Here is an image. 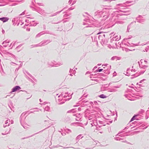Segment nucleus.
Segmentation results:
<instances>
[{"label":"nucleus","instance_id":"nucleus-50","mask_svg":"<svg viewBox=\"0 0 149 149\" xmlns=\"http://www.w3.org/2000/svg\"><path fill=\"white\" fill-rule=\"evenodd\" d=\"M122 142H125V143H127V141H126V140H125L124 141H122Z\"/></svg>","mask_w":149,"mask_h":149},{"label":"nucleus","instance_id":"nucleus-54","mask_svg":"<svg viewBox=\"0 0 149 149\" xmlns=\"http://www.w3.org/2000/svg\"><path fill=\"white\" fill-rule=\"evenodd\" d=\"M1 60L0 59V66L1 65Z\"/></svg>","mask_w":149,"mask_h":149},{"label":"nucleus","instance_id":"nucleus-5","mask_svg":"<svg viewBox=\"0 0 149 149\" xmlns=\"http://www.w3.org/2000/svg\"><path fill=\"white\" fill-rule=\"evenodd\" d=\"M85 116L86 118H88V122L89 120L92 119V117H95V115L91 113H90L87 111L85 112Z\"/></svg>","mask_w":149,"mask_h":149},{"label":"nucleus","instance_id":"nucleus-32","mask_svg":"<svg viewBox=\"0 0 149 149\" xmlns=\"http://www.w3.org/2000/svg\"><path fill=\"white\" fill-rule=\"evenodd\" d=\"M139 65L140 67H141L142 68H145L147 67V65H144L143 66L142 65V66H141L140 64H139Z\"/></svg>","mask_w":149,"mask_h":149},{"label":"nucleus","instance_id":"nucleus-12","mask_svg":"<svg viewBox=\"0 0 149 149\" xmlns=\"http://www.w3.org/2000/svg\"><path fill=\"white\" fill-rule=\"evenodd\" d=\"M25 114H24L23 113L22 114L21 116V118L20 119V122L22 125H22V123L24 121V119H25V117H24Z\"/></svg>","mask_w":149,"mask_h":149},{"label":"nucleus","instance_id":"nucleus-31","mask_svg":"<svg viewBox=\"0 0 149 149\" xmlns=\"http://www.w3.org/2000/svg\"><path fill=\"white\" fill-rule=\"evenodd\" d=\"M120 38H115V39H116V40H114V44H115L116 45V41H118L120 39Z\"/></svg>","mask_w":149,"mask_h":149},{"label":"nucleus","instance_id":"nucleus-7","mask_svg":"<svg viewBox=\"0 0 149 149\" xmlns=\"http://www.w3.org/2000/svg\"><path fill=\"white\" fill-rule=\"evenodd\" d=\"M58 99L57 98L56 100L57 102L59 104H61L64 103L65 101V99H63L62 95L58 96Z\"/></svg>","mask_w":149,"mask_h":149},{"label":"nucleus","instance_id":"nucleus-17","mask_svg":"<svg viewBox=\"0 0 149 149\" xmlns=\"http://www.w3.org/2000/svg\"><path fill=\"white\" fill-rule=\"evenodd\" d=\"M121 59V58L120 57H118L117 56H114L112 57L111 59V60H119Z\"/></svg>","mask_w":149,"mask_h":149},{"label":"nucleus","instance_id":"nucleus-14","mask_svg":"<svg viewBox=\"0 0 149 149\" xmlns=\"http://www.w3.org/2000/svg\"><path fill=\"white\" fill-rule=\"evenodd\" d=\"M10 42V41L9 40H7L3 41L2 44L3 45V46L4 47H6L8 45H5V44H8Z\"/></svg>","mask_w":149,"mask_h":149},{"label":"nucleus","instance_id":"nucleus-21","mask_svg":"<svg viewBox=\"0 0 149 149\" xmlns=\"http://www.w3.org/2000/svg\"><path fill=\"white\" fill-rule=\"evenodd\" d=\"M94 121H95V122L93 123H91V124L92 126H93L94 125L95 126H97V122L96 120H94Z\"/></svg>","mask_w":149,"mask_h":149},{"label":"nucleus","instance_id":"nucleus-27","mask_svg":"<svg viewBox=\"0 0 149 149\" xmlns=\"http://www.w3.org/2000/svg\"><path fill=\"white\" fill-rule=\"evenodd\" d=\"M83 137L82 135L80 134L78 135L76 138L77 139H81Z\"/></svg>","mask_w":149,"mask_h":149},{"label":"nucleus","instance_id":"nucleus-34","mask_svg":"<svg viewBox=\"0 0 149 149\" xmlns=\"http://www.w3.org/2000/svg\"><path fill=\"white\" fill-rule=\"evenodd\" d=\"M107 47H108L110 49H111V48L113 49L114 48V47L111 46L110 45H108V46H107Z\"/></svg>","mask_w":149,"mask_h":149},{"label":"nucleus","instance_id":"nucleus-15","mask_svg":"<svg viewBox=\"0 0 149 149\" xmlns=\"http://www.w3.org/2000/svg\"><path fill=\"white\" fill-rule=\"evenodd\" d=\"M131 96L132 97L133 96L131 95V94H130L129 93H128V94H125V96L128 99L130 100H133L132 98L130 96Z\"/></svg>","mask_w":149,"mask_h":149},{"label":"nucleus","instance_id":"nucleus-36","mask_svg":"<svg viewBox=\"0 0 149 149\" xmlns=\"http://www.w3.org/2000/svg\"><path fill=\"white\" fill-rule=\"evenodd\" d=\"M65 120H66V122L70 121V119L69 117H67Z\"/></svg>","mask_w":149,"mask_h":149},{"label":"nucleus","instance_id":"nucleus-24","mask_svg":"<svg viewBox=\"0 0 149 149\" xmlns=\"http://www.w3.org/2000/svg\"><path fill=\"white\" fill-rule=\"evenodd\" d=\"M90 102L88 101H86L83 104L84 105L88 106L90 104Z\"/></svg>","mask_w":149,"mask_h":149},{"label":"nucleus","instance_id":"nucleus-59","mask_svg":"<svg viewBox=\"0 0 149 149\" xmlns=\"http://www.w3.org/2000/svg\"><path fill=\"white\" fill-rule=\"evenodd\" d=\"M119 136H122L121 135H119Z\"/></svg>","mask_w":149,"mask_h":149},{"label":"nucleus","instance_id":"nucleus-53","mask_svg":"<svg viewBox=\"0 0 149 149\" xmlns=\"http://www.w3.org/2000/svg\"><path fill=\"white\" fill-rule=\"evenodd\" d=\"M46 103L45 102H44L43 103V104H45Z\"/></svg>","mask_w":149,"mask_h":149},{"label":"nucleus","instance_id":"nucleus-45","mask_svg":"<svg viewBox=\"0 0 149 149\" xmlns=\"http://www.w3.org/2000/svg\"><path fill=\"white\" fill-rule=\"evenodd\" d=\"M132 70V72L133 73V72H135V70L134 69H132L131 70Z\"/></svg>","mask_w":149,"mask_h":149},{"label":"nucleus","instance_id":"nucleus-1","mask_svg":"<svg viewBox=\"0 0 149 149\" xmlns=\"http://www.w3.org/2000/svg\"><path fill=\"white\" fill-rule=\"evenodd\" d=\"M92 39L93 41H94L95 44L97 45L98 40H100V42L102 45H106L108 41V39L107 38H92Z\"/></svg>","mask_w":149,"mask_h":149},{"label":"nucleus","instance_id":"nucleus-23","mask_svg":"<svg viewBox=\"0 0 149 149\" xmlns=\"http://www.w3.org/2000/svg\"><path fill=\"white\" fill-rule=\"evenodd\" d=\"M116 91L115 89H108V91L112 92H115Z\"/></svg>","mask_w":149,"mask_h":149},{"label":"nucleus","instance_id":"nucleus-47","mask_svg":"<svg viewBox=\"0 0 149 149\" xmlns=\"http://www.w3.org/2000/svg\"><path fill=\"white\" fill-rule=\"evenodd\" d=\"M10 122L11 123V124H13V120H11L10 121Z\"/></svg>","mask_w":149,"mask_h":149},{"label":"nucleus","instance_id":"nucleus-51","mask_svg":"<svg viewBox=\"0 0 149 149\" xmlns=\"http://www.w3.org/2000/svg\"><path fill=\"white\" fill-rule=\"evenodd\" d=\"M29 76H30L31 77H32V78L33 79V77H32V76L31 75V74H29Z\"/></svg>","mask_w":149,"mask_h":149},{"label":"nucleus","instance_id":"nucleus-37","mask_svg":"<svg viewBox=\"0 0 149 149\" xmlns=\"http://www.w3.org/2000/svg\"><path fill=\"white\" fill-rule=\"evenodd\" d=\"M103 70L102 69H99L97 70V72H100Z\"/></svg>","mask_w":149,"mask_h":149},{"label":"nucleus","instance_id":"nucleus-64","mask_svg":"<svg viewBox=\"0 0 149 149\" xmlns=\"http://www.w3.org/2000/svg\"><path fill=\"white\" fill-rule=\"evenodd\" d=\"M8 53L9 54H10V53H9V52H8Z\"/></svg>","mask_w":149,"mask_h":149},{"label":"nucleus","instance_id":"nucleus-38","mask_svg":"<svg viewBox=\"0 0 149 149\" xmlns=\"http://www.w3.org/2000/svg\"><path fill=\"white\" fill-rule=\"evenodd\" d=\"M125 51L127 52H128V51H131L130 50V49H125Z\"/></svg>","mask_w":149,"mask_h":149},{"label":"nucleus","instance_id":"nucleus-16","mask_svg":"<svg viewBox=\"0 0 149 149\" xmlns=\"http://www.w3.org/2000/svg\"><path fill=\"white\" fill-rule=\"evenodd\" d=\"M10 121V120L9 119H8L6 120L5 123V124L3 125V127H6L7 126H8L9 125L10 123L9 122Z\"/></svg>","mask_w":149,"mask_h":149},{"label":"nucleus","instance_id":"nucleus-61","mask_svg":"<svg viewBox=\"0 0 149 149\" xmlns=\"http://www.w3.org/2000/svg\"><path fill=\"white\" fill-rule=\"evenodd\" d=\"M94 103L95 104V103H97V102H95Z\"/></svg>","mask_w":149,"mask_h":149},{"label":"nucleus","instance_id":"nucleus-57","mask_svg":"<svg viewBox=\"0 0 149 149\" xmlns=\"http://www.w3.org/2000/svg\"><path fill=\"white\" fill-rule=\"evenodd\" d=\"M120 132H119L116 135L117 136L120 133Z\"/></svg>","mask_w":149,"mask_h":149},{"label":"nucleus","instance_id":"nucleus-41","mask_svg":"<svg viewBox=\"0 0 149 149\" xmlns=\"http://www.w3.org/2000/svg\"><path fill=\"white\" fill-rule=\"evenodd\" d=\"M99 123L100 124H103V122L102 121H99Z\"/></svg>","mask_w":149,"mask_h":149},{"label":"nucleus","instance_id":"nucleus-40","mask_svg":"<svg viewBox=\"0 0 149 149\" xmlns=\"http://www.w3.org/2000/svg\"><path fill=\"white\" fill-rule=\"evenodd\" d=\"M73 69H70V71H69V72L70 73H73Z\"/></svg>","mask_w":149,"mask_h":149},{"label":"nucleus","instance_id":"nucleus-42","mask_svg":"<svg viewBox=\"0 0 149 149\" xmlns=\"http://www.w3.org/2000/svg\"><path fill=\"white\" fill-rule=\"evenodd\" d=\"M146 80L145 79H143V80H141L140 82H139V83H141L142 82V81H145Z\"/></svg>","mask_w":149,"mask_h":149},{"label":"nucleus","instance_id":"nucleus-35","mask_svg":"<svg viewBox=\"0 0 149 149\" xmlns=\"http://www.w3.org/2000/svg\"><path fill=\"white\" fill-rule=\"evenodd\" d=\"M120 85L119 86H113V88H118L120 87Z\"/></svg>","mask_w":149,"mask_h":149},{"label":"nucleus","instance_id":"nucleus-56","mask_svg":"<svg viewBox=\"0 0 149 149\" xmlns=\"http://www.w3.org/2000/svg\"><path fill=\"white\" fill-rule=\"evenodd\" d=\"M39 100L40 102H42V100L41 99H40Z\"/></svg>","mask_w":149,"mask_h":149},{"label":"nucleus","instance_id":"nucleus-62","mask_svg":"<svg viewBox=\"0 0 149 149\" xmlns=\"http://www.w3.org/2000/svg\"><path fill=\"white\" fill-rule=\"evenodd\" d=\"M61 134H62V135H64L63 134V133H61Z\"/></svg>","mask_w":149,"mask_h":149},{"label":"nucleus","instance_id":"nucleus-10","mask_svg":"<svg viewBox=\"0 0 149 149\" xmlns=\"http://www.w3.org/2000/svg\"><path fill=\"white\" fill-rule=\"evenodd\" d=\"M21 88L18 86H16L13 88L12 89V91L11 92V93L16 91L19 90L21 89Z\"/></svg>","mask_w":149,"mask_h":149},{"label":"nucleus","instance_id":"nucleus-6","mask_svg":"<svg viewBox=\"0 0 149 149\" xmlns=\"http://www.w3.org/2000/svg\"><path fill=\"white\" fill-rule=\"evenodd\" d=\"M48 65L49 67H58L62 65L61 63H56V62L54 61L48 62Z\"/></svg>","mask_w":149,"mask_h":149},{"label":"nucleus","instance_id":"nucleus-33","mask_svg":"<svg viewBox=\"0 0 149 149\" xmlns=\"http://www.w3.org/2000/svg\"><path fill=\"white\" fill-rule=\"evenodd\" d=\"M103 72L104 73H106L107 74H109V70H107V71L105 70H104Z\"/></svg>","mask_w":149,"mask_h":149},{"label":"nucleus","instance_id":"nucleus-30","mask_svg":"<svg viewBox=\"0 0 149 149\" xmlns=\"http://www.w3.org/2000/svg\"><path fill=\"white\" fill-rule=\"evenodd\" d=\"M136 116H134L133 117L131 118L130 122H131L133 120H134L136 119Z\"/></svg>","mask_w":149,"mask_h":149},{"label":"nucleus","instance_id":"nucleus-4","mask_svg":"<svg viewBox=\"0 0 149 149\" xmlns=\"http://www.w3.org/2000/svg\"><path fill=\"white\" fill-rule=\"evenodd\" d=\"M85 116L86 118H88V122L89 120L92 119V117H95V115L91 113H90L87 111L85 112Z\"/></svg>","mask_w":149,"mask_h":149},{"label":"nucleus","instance_id":"nucleus-60","mask_svg":"<svg viewBox=\"0 0 149 149\" xmlns=\"http://www.w3.org/2000/svg\"><path fill=\"white\" fill-rule=\"evenodd\" d=\"M144 61H145V62H147V61H146V60H145Z\"/></svg>","mask_w":149,"mask_h":149},{"label":"nucleus","instance_id":"nucleus-9","mask_svg":"<svg viewBox=\"0 0 149 149\" xmlns=\"http://www.w3.org/2000/svg\"><path fill=\"white\" fill-rule=\"evenodd\" d=\"M74 116H76V120L78 121H81V115L80 113H77L73 115Z\"/></svg>","mask_w":149,"mask_h":149},{"label":"nucleus","instance_id":"nucleus-18","mask_svg":"<svg viewBox=\"0 0 149 149\" xmlns=\"http://www.w3.org/2000/svg\"><path fill=\"white\" fill-rule=\"evenodd\" d=\"M8 19L6 17H3L0 18V20L3 22H5L8 20Z\"/></svg>","mask_w":149,"mask_h":149},{"label":"nucleus","instance_id":"nucleus-49","mask_svg":"<svg viewBox=\"0 0 149 149\" xmlns=\"http://www.w3.org/2000/svg\"><path fill=\"white\" fill-rule=\"evenodd\" d=\"M148 50V48H146V49H145V50L147 52L148 51L147 50Z\"/></svg>","mask_w":149,"mask_h":149},{"label":"nucleus","instance_id":"nucleus-39","mask_svg":"<svg viewBox=\"0 0 149 149\" xmlns=\"http://www.w3.org/2000/svg\"><path fill=\"white\" fill-rule=\"evenodd\" d=\"M100 126H99V127H97L96 128V130H100Z\"/></svg>","mask_w":149,"mask_h":149},{"label":"nucleus","instance_id":"nucleus-29","mask_svg":"<svg viewBox=\"0 0 149 149\" xmlns=\"http://www.w3.org/2000/svg\"><path fill=\"white\" fill-rule=\"evenodd\" d=\"M10 129L8 132L6 131L4 133H2V134L3 135H6L7 134H8L9 133V132H10Z\"/></svg>","mask_w":149,"mask_h":149},{"label":"nucleus","instance_id":"nucleus-46","mask_svg":"<svg viewBox=\"0 0 149 149\" xmlns=\"http://www.w3.org/2000/svg\"><path fill=\"white\" fill-rule=\"evenodd\" d=\"M67 130L68 132H71V130H70L69 129H68Z\"/></svg>","mask_w":149,"mask_h":149},{"label":"nucleus","instance_id":"nucleus-52","mask_svg":"<svg viewBox=\"0 0 149 149\" xmlns=\"http://www.w3.org/2000/svg\"><path fill=\"white\" fill-rule=\"evenodd\" d=\"M22 63H21L20 64V67H21L22 66Z\"/></svg>","mask_w":149,"mask_h":149},{"label":"nucleus","instance_id":"nucleus-3","mask_svg":"<svg viewBox=\"0 0 149 149\" xmlns=\"http://www.w3.org/2000/svg\"><path fill=\"white\" fill-rule=\"evenodd\" d=\"M51 41V40H45L38 44L31 45V48L44 46L49 43Z\"/></svg>","mask_w":149,"mask_h":149},{"label":"nucleus","instance_id":"nucleus-8","mask_svg":"<svg viewBox=\"0 0 149 149\" xmlns=\"http://www.w3.org/2000/svg\"><path fill=\"white\" fill-rule=\"evenodd\" d=\"M73 94V93L69 95L70 94H68V92L65 93L64 94H62V96H63V98L65 99V101L71 99L72 97L71 95Z\"/></svg>","mask_w":149,"mask_h":149},{"label":"nucleus","instance_id":"nucleus-43","mask_svg":"<svg viewBox=\"0 0 149 149\" xmlns=\"http://www.w3.org/2000/svg\"><path fill=\"white\" fill-rule=\"evenodd\" d=\"M131 126V125H129V126H127L126 127H125V128L124 129H127L129 127H130Z\"/></svg>","mask_w":149,"mask_h":149},{"label":"nucleus","instance_id":"nucleus-20","mask_svg":"<svg viewBox=\"0 0 149 149\" xmlns=\"http://www.w3.org/2000/svg\"><path fill=\"white\" fill-rule=\"evenodd\" d=\"M99 97L102 98H105L107 97V96H106L103 94H101L99 96Z\"/></svg>","mask_w":149,"mask_h":149},{"label":"nucleus","instance_id":"nucleus-28","mask_svg":"<svg viewBox=\"0 0 149 149\" xmlns=\"http://www.w3.org/2000/svg\"><path fill=\"white\" fill-rule=\"evenodd\" d=\"M112 38V39H111V42H113L114 44V40H116V39H115V38Z\"/></svg>","mask_w":149,"mask_h":149},{"label":"nucleus","instance_id":"nucleus-58","mask_svg":"<svg viewBox=\"0 0 149 149\" xmlns=\"http://www.w3.org/2000/svg\"><path fill=\"white\" fill-rule=\"evenodd\" d=\"M70 75L71 76H72V74H70Z\"/></svg>","mask_w":149,"mask_h":149},{"label":"nucleus","instance_id":"nucleus-26","mask_svg":"<svg viewBox=\"0 0 149 149\" xmlns=\"http://www.w3.org/2000/svg\"><path fill=\"white\" fill-rule=\"evenodd\" d=\"M115 139L117 141H120L121 140H123V139L120 137H116L115 138Z\"/></svg>","mask_w":149,"mask_h":149},{"label":"nucleus","instance_id":"nucleus-25","mask_svg":"<svg viewBox=\"0 0 149 149\" xmlns=\"http://www.w3.org/2000/svg\"><path fill=\"white\" fill-rule=\"evenodd\" d=\"M146 117L147 118H148L149 116V110H148L146 112Z\"/></svg>","mask_w":149,"mask_h":149},{"label":"nucleus","instance_id":"nucleus-11","mask_svg":"<svg viewBox=\"0 0 149 149\" xmlns=\"http://www.w3.org/2000/svg\"><path fill=\"white\" fill-rule=\"evenodd\" d=\"M130 38H129L128 39L124 38L122 42V44L125 45L129 46V45H130V44L128 42V40Z\"/></svg>","mask_w":149,"mask_h":149},{"label":"nucleus","instance_id":"nucleus-55","mask_svg":"<svg viewBox=\"0 0 149 149\" xmlns=\"http://www.w3.org/2000/svg\"><path fill=\"white\" fill-rule=\"evenodd\" d=\"M73 110H71L70 111V112H73Z\"/></svg>","mask_w":149,"mask_h":149},{"label":"nucleus","instance_id":"nucleus-19","mask_svg":"<svg viewBox=\"0 0 149 149\" xmlns=\"http://www.w3.org/2000/svg\"><path fill=\"white\" fill-rule=\"evenodd\" d=\"M92 120H89L88 122L90 124L91 123H95V121H94V120H96V118H95V117H92Z\"/></svg>","mask_w":149,"mask_h":149},{"label":"nucleus","instance_id":"nucleus-63","mask_svg":"<svg viewBox=\"0 0 149 149\" xmlns=\"http://www.w3.org/2000/svg\"><path fill=\"white\" fill-rule=\"evenodd\" d=\"M96 80L97 81V82H98V80Z\"/></svg>","mask_w":149,"mask_h":149},{"label":"nucleus","instance_id":"nucleus-13","mask_svg":"<svg viewBox=\"0 0 149 149\" xmlns=\"http://www.w3.org/2000/svg\"><path fill=\"white\" fill-rule=\"evenodd\" d=\"M22 44L19 45L17 47L16 49L17 51L19 52L23 49V47H22Z\"/></svg>","mask_w":149,"mask_h":149},{"label":"nucleus","instance_id":"nucleus-48","mask_svg":"<svg viewBox=\"0 0 149 149\" xmlns=\"http://www.w3.org/2000/svg\"><path fill=\"white\" fill-rule=\"evenodd\" d=\"M139 132V131H134V133H137L138 132Z\"/></svg>","mask_w":149,"mask_h":149},{"label":"nucleus","instance_id":"nucleus-22","mask_svg":"<svg viewBox=\"0 0 149 149\" xmlns=\"http://www.w3.org/2000/svg\"><path fill=\"white\" fill-rule=\"evenodd\" d=\"M50 110V108L49 106H47L45 108L44 111H49Z\"/></svg>","mask_w":149,"mask_h":149},{"label":"nucleus","instance_id":"nucleus-2","mask_svg":"<svg viewBox=\"0 0 149 149\" xmlns=\"http://www.w3.org/2000/svg\"><path fill=\"white\" fill-rule=\"evenodd\" d=\"M145 70H143L142 71H140L139 73L134 74L132 72V70H130L129 68H128L126 72L125 75L127 76H130L131 75L132 76H134V77H136L142 74H143L145 72Z\"/></svg>","mask_w":149,"mask_h":149},{"label":"nucleus","instance_id":"nucleus-44","mask_svg":"<svg viewBox=\"0 0 149 149\" xmlns=\"http://www.w3.org/2000/svg\"><path fill=\"white\" fill-rule=\"evenodd\" d=\"M73 73L74 74L75 73H76V71H75V70L74 69V70H73Z\"/></svg>","mask_w":149,"mask_h":149}]
</instances>
